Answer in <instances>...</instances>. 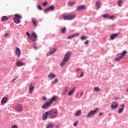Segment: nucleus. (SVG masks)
Returning a JSON list of instances; mask_svg holds the SVG:
<instances>
[{
    "mask_svg": "<svg viewBox=\"0 0 128 128\" xmlns=\"http://www.w3.org/2000/svg\"><path fill=\"white\" fill-rule=\"evenodd\" d=\"M125 108V106L124 104H122L120 105V108H119V110H118V114H122V112H124V108Z\"/></svg>",
    "mask_w": 128,
    "mask_h": 128,
    "instance_id": "16",
    "label": "nucleus"
},
{
    "mask_svg": "<svg viewBox=\"0 0 128 128\" xmlns=\"http://www.w3.org/2000/svg\"><path fill=\"white\" fill-rule=\"evenodd\" d=\"M16 78H18V77H16V78H15L14 79H13V80H12V82H14V81L16 80Z\"/></svg>",
    "mask_w": 128,
    "mask_h": 128,
    "instance_id": "50",
    "label": "nucleus"
},
{
    "mask_svg": "<svg viewBox=\"0 0 128 128\" xmlns=\"http://www.w3.org/2000/svg\"><path fill=\"white\" fill-rule=\"evenodd\" d=\"M56 102V96H53L49 102L50 104H52V102Z\"/></svg>",
    "mask_w": 128,
    "mask_h": 128,
    "instance_id": "23",
    "label": "nucleus"
},
{
    "mask_svg": "<svg viewBox=\"0 0 128 128\" xmlns=\"http://www.w3.org/2000/svg\"><path fill=\"white\" fill-rule=\"evenodd\" d=\"M78 121H76V122H74V126H78Z\"/></svg>",
    "mask_w": 128,
    "mask_h": 128,
    "instance_id": "41",
    "label": "nucleus"
},
{
    "mask_svg": "<svg viewBox=\"0 0 128 128\" xmlns=\"http://www.w3.org/2000/svg\"><path fill=\"white\" fill-rule=\"evenodd\" d=\"M81 40H86V36H81Z\"/></svg>",
    "mask_w": 128,
    "mask_h": 128,
    "instance_id": "39",
    "label": "nucleus"
},
{
    "mask_svg": "<svg viewBox=\"0 0 128 128\" xmlns=\"http://www.w3.org/2000/svg\"><path fill=\"white\" fill-rule=\"evenodd\" d=\"M111 26H114V25H112Z\"/></svg>",
    "mask_w": 128,
    "mask_h": 128,
    "instance_id": "54",
    "label": "nucleus"
},
{
    "mask_svg": "<svg viewBox=\"0 0 128 128\" xmlns=\"http://www.w3.org/2000/svg\"><path fill=\"white\" fill-rule=\"evenodd\" d=\"M58 82V78H55L54 81L52 82V84H56Z\"/></svg>",
    "mask_w": 128,
    "mask_h": 128,
    "instance_id": "29",
    "label": "nucleus"
},
{
    "mask_svg": "<svg viewBox=\"0 0 128 128\" xmlns=\"http://www.w3.org/2000/svg\"><path fill=\"white\" fill-rule=\"evenodd\" d=\"M114 18V16H110V15H109V17H108L109 20H112V19Z\"/></svg>",
    "mask_w": 128,
    "mask_h": 128,
    "instance_id": "43",
    "label": "nucleus"
},
{
    "mask_svg": "<svg viewBox=\"0 0 128 128\" xmlns=\"http://www.w3.org/2000/svg\"><path fill=\"white\" fill-rule=\"evenodd\" d=\"M75 116H82V110H78L75 114Z\"/></svg>",
    "mask_w": 128,
    "mask_h": 128,
    "instance_id": "21",
    "label": "nucleus"
},
{
    "mask_svg": "<svg viewBox=\"0 0 128 128\" xmlns=\"http://www.w3.org/2000/svg\"><path fill=\"white\" fill-rule=\"evenodd\" d=\"M68 92V90H65L64 91H63V92L62 93V96H64L65 94H66V92Z\"/></svg>",
    "mask_w": 128,
    "mask_h": 128,
    "instance_id": "36",
    "label": "nucleus"
},
{
    "mask_svg": "<svg viewBox=\"0 0 128 128\" xmlns=\"http://www.w3.org/2000/svg\"><path fill=\"white\" fill-rule=\"evenodd\" d=\"M56 48H54L53 49L50 50V51L48 52L46 54V56H52V54H54V52H56Z\"/></svg>",
    "mask_w": 128,
    "mask_h": 128,
    "instance_id": "9",
    "label": "nucleus"
},
{
    "mask_svg": "<svg viewBox=\"0 0 128 128\" xmlns=\"http://www.w3.org/2000/svg\"><path fill=\"white\" fill-rule=\"evenodd\" d=\"M100 110L99 108H96L94 110H92L90 111L86 116L87 118H94V115L98 114V112Z\"/></svg>",
    "mask_w": 128,
    "mask_h": 128,
    "instance_id": "3",
    "label": "nucleus"
},
{
    "mask_svg": "<svg viewBox=\"0 0 128 128\" xmlns=\"http://www.w3.org/2000/svg\"><path fill=\"white\" fill-rule=\"evenodd\" d=\"M43 6H48V2H44V3H43Z\"/></svg>",
    "mask_w": 128,
    "mask_h": 128,
    "instance_id": "42",
    "label": "nucleus"
},
{
    "mask_svg": "<svg viewBox=\"0 0 128 128\" xmlns=\"http://www.w3.org/2000/svg\"><path fill=\"white\" fill-rule=\"evenodd\" d=\"M76 90V87H74L73 88H72V90H71V91H70V92H69V96H72V94H74V91Z\"/></svg>",
    "mask_w": 128,
    "mask_h": 128,
    "instance_id": "22",
    "label": "nucleus"
},
{
    "mask_svg": "<svg viewBox=\"0 0 128 128\" xmlns=\"http://www.w3.org/2000/svg\"><path fill=\"white\" fill-rule=\"evenodd\" d=\"M54 126L52 124H50L47 126L46 128H52Z\"/></svg>",
    "mask_w": 128,
    "mask_h": 128,
    "instance_id": "31",
    "label": "nucleus"
},
{
    "mask_svg": "<svg viewBox=\"0 0 128 128\" xmlns=\"http://www.w3.org/2000/svg\"><path fill=\"white\" fill-rule=\"evenodd\" d=\"M66 32V27H64V28H63L62 29V34H65Z\"/></svg>",
    "mask_w": 128,
    "mask_h": 128,
    "instance_id": "35",
    "label": "nucleus"
},
{
    "mask_svg": "<svg viewBox=\"0 0 128 128\" xmlns=\"http://www.w3.org/2000/svg\"><path fill=\"white\" fill-rule=\"evenodd\" d=\"M80 78H82V76H84V72H82L80 74Z\"/></svg>",
    "mask_w": 128,
    "mask_h": 128,
    "instance_id": "48",
    "label": "nucleus"
},
{
    "mask_svg": "<svg viewBox=\"0 0 128 128\" xmlns=\"http://www.w3.org/2000/svg\"><path fill=\"white\" fill-rule=\"evenodd\" d=\"M56 76V75L54 73H50L48 75V78L49 80H54V78H55Z\"/></svg>",
    "mask_w": 128,
    "mask_h": 128,
    "instance_id": "13",
    "label": "nucleus"
},
{
    "mask_svg": "<svg viewBox=\"0 0 128 128\" xmlns=\"http://www.w3.org/2000/svg\"><path fill=\"white\" fill-rule=\"evenodd\" d=\"M90 42V41H89L88 40L86 41V42H85V44H88V42Z\"/></svg>",
    "mask_w": 128,
    "mask_h": 128,
    "instance_id": "45",
    "label": "nucleus"
},
{
    "mask_svg": "<svg viewBox=\"0 0 128 128\" xmlns=\"http://www.w3.org/2000/svg\"><path fill=\"white\" fill-rule=\"evenodd\" d=\"M43 100H44V102H46V98L45 96L43 97Z\"/></svg>",
    "mask_w": 128,
    "mask_h": 128,
    "instance_id": "49",
    "label": "nucleus"
},
{
    "mask_svg": "<svg viewBox=\"0 0 128 128\" xmlns=\"http://www.w3.org/2000/svg\"><path fill=\"white\" fill-rule=\"evenodd\" d=\"M15 54L18 58H20V48H18V47L16 48V49L15 50Z\"/></svg>",
    "mask_w": 128,
    "mask_h": 128,
    "instance_id": "11",
    "label": "nucleus"
},
{
    "mask_svg": "<svg viewBox=\"0 0 128 128\" xmlns=\"http://www.w3.org/2000/svg\"><path fill=\"white\" fill-rule=\"evenodd\" d=\"M74 4H76V2H69V5L71 6H72Z\"/></svg>",
    "mask_w": 128,
    "mask_h": 128,
    "instance_id": "37",
    "label": "nucleus"
},
{
    "mask_svg": "<svg viewBox=\"0 0 128 128\" xmlns=\"http://www.w3.org/2000/svg\"><path fill=\"white\" fill-rule=\"evenodd\" d=\"M80 36V34L76 33V34H72V35L68 36V39L73 38H74L75 36Z\"/></svg>",
    "mask_w": 128,
    "mask_h": 128,
    "instance_id": "19",
    "label": "nucleus"
},
{
    "mask_svg": "<svg viewBox=\"0 0 128 128\" xmlns=\"http://www.w3.org/2000/svg\"><path fill=\"white\" fill-rule=\"evenodd\" d=\"M14 108L16 112H22V106L20 104H18L15 106Z\"/></svg>",
    "mask_w": 128,
    "mask_h": 128,
    "instance_id": "7",
    "label": "nucleus"
},
{
    "mask_svg": "<svg viewBox=\"0 0 128 128\" xmlns=\"http://www.w3.org/2000/svg\"><path fill=\"white\" fill-rule=\"evenodd\" d=\"M2 22H6V20H8V18L6 16H3L2 18Z\"/></svg>",
    "mask_w": 128,
    "mask_h": 128,
    "instance_id": "24",
    "label": "nucleus"
},
{
    "mask_svg": "<svg viewBox=\"0 0 128 128\" xmlns=\"http://www.w3.org/2000/svg\"><path fill=\"white\" fill-rule=\"evenodd\" d=\"M50 106H52V104H50L48 102H46L45 104H43L42 106V108H44V110H46V108H50Z\"/></svg>",
    "mask_w": 128,
    "mask_h": 128,
    "instance_id": "8",
    "label": "nucleus"
},
{
    "mask_svg": "<svg viewBox=\"0 0 128 128\" xmlns=\"http://www.w3.org/2000/svg\"><path fill=\"white\" fill-rule=\"evenodd\" d=\"M86 8V6L84 5L79 6L77 7V10L80 12V10H84Z\"/></svg>",
    "mask_w": 128,
    "mask_h": 128,
    "instance_id": "14",
    "label": "nucleus"
},
{
    "mask_svg": "<svg viewBox=\"0 0 128 128\" xmlns=\"http://www.w3.org/2000/svg\"><path fill=\"white\" fill-rule=\"evenodd\" d=\"M8 34H4V37L5 38H8Z\"/></svg>",
    "mask_w": 128,
    "mask_h": 128,
    "instance_id": "46",
    "label": "nucleus"
},
{
    "mask_svg": "<svg viewBox=\"0 0 128 128\" xmlns=\"http://www.w3.org/2000/svg\"><path fill=\"white\" fill-rule=\"evenodd\" d=\"M48 113L47 112L42 115V118L43 120H46L48 119Z\"/></svg>",
    "mask_w": 128,
    "mask_h": 128,
    "instance_id": "18",
    "label": "nucleus"
},
{
    "mask_svg": "<svg viewBox=\"0 0 128 128\" xmlns=\"http://www.w3.org/2000/svg\"><path fill=\"white\" fill-rule=\"evenodd\" d=\"M34 50H38V46H34Z\"/></svg>",
    "mask_w": 128,
    "mask_h": 128,
    "instance_id": "47",
    "label": "nucleus"
},
{
    "mask_svg": "<svg viewBox=\"0 0 128 128\" xmlns=\"http://www.w3.org/2000/svg\"><path fill=\"white\" fill-rule=\"evenodd\" d=\"M34 86H32V90H34Z\"/></svg>",
    "mask_w": 128,
    "mask_h": 128,
    "instance_id": "55",
    "label": "nucleus"
},
{
    "mask_svg": "<svg viewBox=\"0 0 128 128\" xmlns=\"http://www.w3.org/2000/svg\"><path fill=\"white\" fill-rule=\"evenodd\" d=\"M96 6H97V8H100V2H97Z\"/></svg>",
    "mask_w": 128,
    "mask_h": 128,
    "instance_id": "32",
    "label": "nucleus"
},
{
    "mask_svg": "<svg viewBox=\"0 0 128 128\" xmlns=\"http://www.w3.org/2000/svg\"><path fill=\"white\" fill-rule=\"evenodd\" d=\"M6 102H8V98H6V97L3 98L1 100L2 106H4V104H6Z\"/></svg>",
    "mask_w": 128,
    "mask_h": 128,
    "instance_id": "17",
    "label": "nucleus"
},
{
    "mask_svg": "<svg viewBox=\"0 0 128 128\" xmlns=\"http://www.w3.org/2000/svg\"><path fill=\"white\" fill-rule=\"evenodd\" d=\"M48 117L50 118H56L58 114V110L54 109L48 111Z\"/></svg>",
    "mask_w": 128,
    "mask_h": 128,
    "instance_id": "2",
    "label": "nucleus"
},
{
    "mask_svg": "<svg viewBox=\"0 0 128 128\" xmlns=\"http://www.w3.org/2000/svg\"><path fill=\"white\" fill-rule=\"evenodd\" d=\"M38 10H42V6H40V5H38Z\"/></svg>",
    "mask_w": 128,
    "mask_h": 128,
    "instance_id": "38",
    "label": "nucleus"
},
{
    "mask_svg": "<svg viewBox=\"0 0 128 128\" xmlns=\"http://www.w3.org/2000/svg\"><path fill=\"white\" fill-rule=\"evenodd\" d=\"M56 128H60V126H56Z\"/></svg>",
    "mask_w": 128,
    "mask_h": 128,
    "instance_id": "53",
    "label": "nucleus"
},
{
    "mask_svg": "<svg viewBox=\"0 0 128 128\" xmlns=\"http://www.w3.org/2000/svg\"><path fill=\"white\" fill-rule=\"evenodd\" d=\"M94 92H100V89L98 87H95L94 89Z\"/></svg>",
    "mask_w": 128,
    "mask_h": 128,
    "instance_id": "27",
    "label": "nucleus"
},
{
    "mask_svg": "<svg viewBox=\"0 0 128 128\" xmlns=\"http://www.w3.org/2000/svg\"><path fill=\"white\" fill-rule=\"evenodd\" d=\"M76 16V14H73L71 15L64 16L63 17V18L64 20H74V18H75Z\"/></svg>",
    "mask_w": 128,
    "mask_h": 128,
    "instance_id": "5",
    "label": "nucleus"
},
{
    "mask_svg": "<svg viewBox=\"0 0 128 128\" xmlns=\"http://www.w3.org/2000/svg\"><path fill=\"white\" fill-rule=\"evenodd\" d=\"M49 8L50 10H54V6H51L48 8Z\"/></svg>",
    "mask_w": 128,
    "mask_h": 128,
    "instance_id": "30",
    "label": "nucleus"
},
{
    "mask_svg": "<svg viewBox=\"0 0 128 128\" xmlns=\"http://www.w3.org/2000/svg\"><path fill=\"white\" fill-rule=\"evenodd\" d=\"M24 63H22V60H18L16 62V66H24Z\"/></svg>",
    "mask_w": 128,
    "mask_h": 128,
    "instance_id": "20",
    "label": "nucleus"
},
{
    "mask_svg": "<svg viewBox=\"0 0 128 128\" xmlns=\"http://www.w3.org/2000/svg\"><path fill=\"white\" fill-rule=\"evenodd\" d=\"M80 70V68H77V69H76V70Z\"/></svg>",
    "mask_w": 128,
    "mask_h": 128,
    "instance_id": "52",
    "label": "nucleus"
},
{
    "mask_svg": "<svg viewBox=\"0 0 128 128\" xmlns=\"http://www.w3.org/2000/svg\"><path fill=\"white\" fill-rule=\"evenodd\" d=\"M36 40H38V35L36 33L33 32H32V42H36Z\"/></svg>",
    "mask_w": 128,
    "mask_h": 128,
    "instance_id": "15",
    "label": "nucleus"
},
{
    "mask_svg": "<svg viewBox=\"0 0 128 128\" xmlns=\"http://www.w3.org/2000/svg\"><path fill=\"white\" fill-rule=\"evenodd\" d=\"M118 104L117 102H113L111 105V108L112 110H116V108H118Z\"/></svg>",
    "mask_w": 128,
    "mask_h": 128,
    "instance_id": "10",
    "label": "nucleus"
},
{
    "mask_svg": "<svg viewBox=\"0 0 128 128\" xmlns=\"http://www.w3.org/2000/svg\"><path fill=\"white\" fill-rule=\"evenodd\" d=\"M20 18H22V16L18 15V14H16L14 20L16 24H20Z\"/></svg>",
    "mask_w": 128,
    "mask_h": 128,
    "instance_id": "6",
    "label": "nucleus"
},
{
    "mask_svg": "<svg viewBox=\"0 0 128 128\" xmlns=\"http://www.w3.org/2000/svg\"><path fill=\"white\" fill-rule=\"evenodd\" d=\"M99 116H102V113L100 112V113L99 114Z\"/></svg>",
    "mask_w": 128,
    "mask_h": 128,
    "instance_id": "51",
    "label": "nucleus"
},
{
    "mask_svg": "<svg viewBox=\"0 0 128 128\" xmlns=\"http://www.w3.org/2000/svg\"><path fill=\"white\" fill-rule=\"evenodd\" d=\"M102 16L104 18H110V14H104Z\"/></svg>",
    "mask_w": 128,
    "mask_h": 128,
    "instance_id": "28",
    "label": "nucleus"
},
{
    "mask_svg": "<svg viewBox=\"0 0 128 128\" xmlns=\"http://www.w3.org/2000/svg\"><path fill=\"white\" fill-rule=\"evenodd\" d=\"M26 36H28V38H29L30 40H32V34L30 35V32H26Z\"/></svg>",
    "mask_w": 128,
    "mask_h": 128,
    "instance_id": "25",
    "label": "nucleus"
},
{
    "mask_svg": "<svg viewBox=\"0 0 128 128\" xmlns=\"http://www.w3.org/2000/svg\"><path fill=\"white\" fill-rule=\"evenodd\" d=\"M122 2H123L122 0H120L118 2V6H122Z\"/></svg>",
    "mask_w": 128,
    "mask_h": 128,
    "instance_id": "33",
    "label": "nucleus"
},
{
    "mask_svg": "<svg viewBox=\"0 0 128 128\" xmlns=\"http://www.w3.org/2000/svg\"><path fill=\"white\" fill-rule=\"evenodd\" d=\"M128 54V52L126 50H124L122 53H120L117 54V58H115L116 62H118V60H120Z\"/></svg>",
    "mask_w": 128,
    "mask_h": 128,
    "instance_id": "4",
    "label": "nucleus"
},
{
    "mask_svg": "<svg viewBox=\"0 0 128 128\" xmlns=\"http://www.w3.org/2000/svg\"><path fill=\"white\" fill-rule=\"evenodd\" d=\"M11 128H18V126L16 125H14L12 126Z\"/></svg>",
    "mask_w": 128,
    "mask_h": 128,
    "instance_id": "44",
    "label": "nucleus"
},
{
    "mask_svg": "<svg viewBox=\"0 0 128 128\" xmlns=\"http://www.w3.org/2000/svg\"><path fill=\"white\" fill-rule=\"evenodd\" d=\"M81 96H82V93L81 94Z\"/></svg>",
    "mask_w": 128,
    "mask_h": 128,
    "instance_id": "56",
    "label": "nucleus"
},
{
    "mask_svg": "<svg viewBox=\"0 0 128 128\" xmlns=\"http://www.w3.org/2000/svg\"><path fill=\"white\" fill-rule=\"evenodd\" d=\"M120 36V33H116L110 35V40H114L116 38H118Z\"/></svg>",
    "mask_w": 128,
    "mask_h": 128,
    "instance_id": "12",
    "label": "nucleus"
},
{
    "mask_svg": "<svg viewBox=\"0 0 128 128\" xmlns=\"http://www.w3.org/2000/svg\"><path fill=\"white\" fill-rule=\"evenodd\" d=\"M50 9H49V8H46V9H45L44 10V12H50Z\"/></svg>",
    "mask_w": 128,
    "mask_h": 128,
    "instance_id": "40",
    "label": "nucleus"
},
{
    "mask_svg": "<svg viewBox=\"0 0 128 128\" xmlns=\"http://www.w3.org/2000/svg\"><path fill=\"white\" fill-rule=\"evenodd\" d=\"M70 56H72V52L70 51L67 52L63 60V62L60 63V66H64L66 64V62H68V60H70Z\"/></svg>",
    "mask_w": 128,
    "mask_h": 128,
    "instance_id": "1",
    "label": "nucleus"
},
{
    "mask_svg": "<svg viewBox=\"0 0 128 128\" xmlns=\"http://www.w3.org/2000/svg\"><path fill=\"white\" fill-rule=\"evenodd\" d=\"M32 23L34 24V26H38V22L36 20H32Z\"/></svg>",
    "mask_w": 128,
    "mask_h": 128,
    "instance_id": "34",
    "label": "nucleus"
},
{
    "mask_svg": "<svg viewBox=\"0 0 128 128\" xmlns=\"http://www.w3.org/2000/svg\"><path fill=\"white\" fill-rule=\"evenodd\" d=\"M29 90L30 94H32V83L30 84Z\"/></svg>",
    "mask_w": 128,
    "mask_h": 128,
    "instance_id": "26",
    "label": "nucleus"
}]
</instances>
